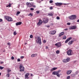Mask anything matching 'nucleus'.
Segmentation results:
<instances>
[{
	"instance_id": "2",
	"label": "nucleus",
	"mask_w": 79,
	"mask_h": 79,
	"mask_svg": "<svg viewBox=\"0 0 79 79\" xmlns=\"http://www.w3.org/2000/svg\"><path fill=\"white\" fill-rule=\"evenodd\" d=\"M5 19H6L8 21H13V19L9 17L6 16L5 17Z\"/></svg>"
},
{
	"instance_id": "22",
	"label": "nucleus",
	"mask_w": 79,
	"mask_h": 79,
	"mask_svg": "<svg viewBox=\"0 0 79 79\" xmlns=\"http://www.w3.org/2000/svg\"><path fill=\"white\" fill-rule=\"evenodd\" d=\"M66 60L67 61V62H69V61H70V59L69 58H68L66 59Z\"/></svg>"
},
{
	"instance_id": "23",
	"label": "nucleus",
	"mask_w": 79,
	"mask_h": 79,
	"mask_svg": "<svg viewBox=\"0 0 79 79\" xmlns=\"http://www.w3.org/2000/svg\"><path fill=\"white\" fill-rule=\"evenodd\" d=\"M63 61L64 63H67V61L66 60V59L63 60Z\"/></svg>"
},
{
	"instance_id": "1",
	"label": "nucleus",
	"mask_w": 79,
	"mask_h": 79,
	"mask_svg": "<svg viewBox=\"0 0 79 79\" xmlns=\"http://www.w3.org/2000/svg\"><path fill=\"white\" fill-rule=\"evenodd\" d=\"M35 41L36 44H39L40 45L42 44V41H41V39L39 36L35 37Z\"/></svg>"
},
{
	"instance_id": "52",
	"label": "nucleus",
	"mask_w": 79,
	"mask_h": 79,
	"mask_svg": "<svg viewBox=\"0 0 79 79\" xmlns=\"http://www.w3.org/2000/svg\"><path fill=\"white\" fill-rule=\"evenodd\" d=\"M3 62L0 61V64H3Z\"/></svg>"
},
{
	"instance_id": "31",
	"label": "nucleus",
	"mask_w": 79,
	"mask_h": 79,
	"mask_svg": "<svg viewBox=\"0 0 79 79\" xmlns=\"http://www.w3.org/2000/svg\"><path fill=\"white\" fill-rule=\"evenodd\" d=\"M11 70L10 69H8L7 70L8 74V73H9L10 72H11Z\"/></svg>"
},
{
	"instance_id": "42",
	"label": "nucleus",
	"mask_w": 79,
	"mask_h": 79,
	"mask_svg": "<svg viewBox=\"0 0 79 79\" xmlns=\"http://www.w3.org/2000/svg\"><path fill=\"white\" fill-rule=\"evenodd\" d=\"M36 13H37V14H39V13H40V12L39 11H36Z\"/></svg>"
},
{
	"instance_id": "56",
	"label": "nucleus",
	"mask_w": 79,
	"mask_h": 79,
	"mask_svg": "<svg viewBox=\"0 0 79 79\" xmlns=\"http://www.w3.org/2000/svg\"><path fill=\"white\" fill-rule=\"evenodd\" d=\"M76 61H77L76 60H74V61H73V62H74V63H76Z\"/></svg>"
},
{
	"instance_id": "54",
	"label": "nucleus",
	"mask_w": 79,
	"mask_h": 79,
	"mask_svg": "<svg viewBox=\"0 0 79 79\" xmlns=\"http://www.w3.org/2000/svg\"><path fill=\"white\" fill-rule=\"evenodd\" d=\"M64 31H67L68 28H66L65 29H64Z\"/></svg>"
},
{
	"instance_id": "38",
	"label": "nucleus",
	"mask_w": 79,
	"mask_h": 79,
	"mask_svg": "<svg viewBox=\"0 0 79 79\" xmlns=\"http://www.w3.org/2000/svg\"><path fill=\"white\" fill-rule=\"evenodd\" d=\"M30 38H31V39H32L33 37V36L32 35H31L30 36Z\"/></svg>"
},
{
	"instance_id": "40",
	"label": "nucleus",
	"mask_w": 79,
	"mask_h": 79,
	"mask_svg": "<svg viewBox=\"0 0 79 79\" xmlns=\"http://www.w3.org/2000/svg\"><path fill=\"white\" fill-rule=\"evenodd\" d=\"M67 79H70V76H68L67 77Z\"/></svg>"
},
{
	"instance_id": "7",
	"label": "nucleus",
	"mask_w": 79,
	"mask_h": 79,
	"mask_svg": "<svg viewBox=\"0 0 79 79\" xmlns=\"http://www.w3.org/2000/svg\"><path fill=\"white\" fill-rule=\"evenodd\" d=\"M55 45L56 46V47H60V46H61V43L58 42L55 44Z\"/></svg>"
},
{
	"instance_id": "6",
	"label": "nucleus",
	"mask_w": 79,
	"mask_h": 79,
	"mask_svg": "<svg viewBox=\"0 0 79 79\" xmlns=\"http://www.w3.org/2000/svg\"><path fill=\"white\" fill-rule=\"evenodd\" d=\"M43 23H48V18H44L43 19Z\"/></svg>"
},
{
	"instance_id": "13",
	"label": "nucleus",
	"mask_w": 79,
	"mask_h": 79,
	"mask_svg": "<svg viewBox=\"0 0 79 79\" xmlns=\"http://www.w3.org/2000/svg\"><path fill=\"white\" fill-rule=\"evenodd\" d=\"M55 33H56V31H50V34H52V35H53V34H55Z\"/></svg>"
},
{
	"instance_id": "10",
	"label": "nucleus",
	"mask_w": 79,
	"mask_h": 79,
	"mask_svg": "<svg viewBox=\"0 0 79 79\" xmlns=\"http://www.w3.org/2000/svg\"><path fill=\"white\" fill-rule=\"evenodd\" d=\"M26 4L28 6H29V7H31L32 6V4L30 2H27Z\"/></svg>"
},
{
	"instance_id": "50",
	"label": "nucleus",
	"mask_w": 79,
	"mask_h": 79,
	"mask_svg": "<svg viewBox=\"0 0 79 79\" xmlns=\"http://www.w3.org/2000/svg\"><path fill=\"white\" fill-rule=\"evenodd\" d=\"M45 27H50V26L48 25V26H45Z\"/></svg>"
},
{
	"instance_id": "47",
	"label": "nucleus",
	"mask_w": 79,
	"mask_h": 79,
	"mask_svg": "<svg viewBox=\"0 0 79 79\" xmlns=\"http://www.w3.org/2000/svg\"><path fill=\"white\" fill-rule=\"evenodd\" d=\"M11 59L12 60H14V57H13V56H12L11 57Z\"/></svg>"
},
{
	"instance_id": "57",
	"label": "nucleus",
	"mask_w": 79,
	"mask_h": 79,
	"mask_svg": "<svg viewBox=\"0 0 79 79\" xmlns=\"http://www.w3.org/2000/svg\"><path fill=\"white\" fill-rule=\"evenodd\" d=\"M46 49H48V47H47V46L46 47Z\"/></svg>"
},
{
	"instance_id": "20",
	"label": "nucleus",
	"mask_w": 79,
	"mask_h": 79,
	"mask_svg": "<svg viewBox=\"0 0 79 79\" xmlns=\"http://www.w3.org/2000/svg\"><path fill=\"white\" fill-rule=\"evenodd\" d=\"M60 73V71H57V74H56L57 76V77H60V75L59 74V73Z\"/></svg>"
},
{
	"instance_id": "5",
	"label": "nucleus",
	"mask_w": 79,
	"mask_h": 79,
	"mask_svg": "<svg viewBox=\"0 0 79 79\" xmlns=\"http://www.w3.org/2000/svg\"><path fill=\"white\" fill-rule=\"evenodd\" d=\"M67 54L69 56L72 55H73V53H72V50H69L67 52Z\"/></svg>"
},
{
	"instance_id": "24",
	"label": "nucleus",
	"mask_w": 79,
	"mask_h": 79,
	"mask_svg": "<svg viewBox=\"0 0 79 79\" xmlns=\"http://www.w3.org/2000/svg\"><path fill=\"white\" fill-rule=\"evenodd\" d=\"M48 15L49 16H53V14L52 13H49L48 14Z\"/></svg>"
},
{
	"instance_id": "63",
	"label": "nucleus",
	"mask_w": 79,
	"mask_h": 79,
	"mask_svg": "<svg viewBox=\"0 0 79 79\" xmlns=\"http://www.w3.org/2000/svg\"><path fill=\"white\" fill-rule=\"evenodd\" d=\"M43 0H41V1H43Z\"/></svg>"
},
{
	"instance_id": "32",
	"label": "nucleus",
	"mask_w": 79,
	"mask_h": 79,
	"mask_svg": "<svg viewBox=\"0 0 79 79\" xmlns=\"http://www.w3.org/2000/svg\"><path fill=\"white\" fill-rule=\"evenodd\" d=\"M28 16H33V15H32V13H30L28 15Z\"/></svg>"
},
{
	"instance_id": "46",
	"label": "nucleus",
	"mask_w": 79,
	"mask_h": 79,
	"mask_svg": "<svg viewBox=\"0 0 79 79\" xmlns=\"http://www.w3.org/2000/svg\"><path fill=\"white\" fill-rule=\"evenodd\" d=\"M7 45L9 46L10 45H11V43H7Z\"/></svg>"
},
{
	"instance_id": "35",
	"label": "nucleus",
	"mask_w": 79,
	"mask_h": 79,
	"mask_svg": "<svg viewBox=\"0 0 79 79\" xmlns=\"http://www.w3.org/2000/svg\"><path fill=\"white\" fill-rule=\"evenodd\" d=\"M79 71H76L75 73V74L76 75V74H77V73H78Z\"/></svg>"
},
{
	"instance_id": "25",
	"label": "nucleus",
	"mask_w": 79,
	"mask_h": 79,
	"mask_svg": "<svg viewBox=\"0 0 79 79\" xmlns=\"http://www.w3.org/2000/svg\"><path fill=\"white\" fill-rule=\"evenodd\" d=\"M75 76H76V74H75L73 73L71 74V76H72V77H74Z\"/></svg>"
},
{
	"instance_id": "21",
	"label": "nucleus",
	"mask_w": 79,
	"mask_h": 79,
	"mask_svg": "<svg viewBox=\"0 0 79 79\" xmlns=\"http://www.w3.org/2000/svg\"><path fill=\"white\" fill-rule=\"evenodd\" d=\"M37 56V54H32L31 56V57H35V56Z\"/></svg>"
},
{
	"instance_id": "15",
	"label": "nucleus",
	"mask_w": 79,
	"mask_h": 79,
	"mask_svg": "<svg viewBox=\"0 0 79 79\" xmlns=\"http://www.w3.org/2000/svg\"><path fill=\"white\" fill-rule=\"evenodd\" d=\"M57 73H58V71H57V72H56V71L53 72L52 73V74H53V75H56Z\"/></svg>"
},
{
	"instance_id": "36",
	"label": "nucleus",
	"mask_w": 79,
	"mask_h": 79,
	"mask_svg": "<svg viewBox=\"0 0 79 79\" xmlns=\"http://www.w3.org/2000/svg\"><path fill=\"white\" fill-rule=\"evenodd\" d=\"M3 67L0 66V69H3Z\"/></svg>"
},
{
	"instance_id": "37",
	"label": "nucleus",
	"mask_w": 79,
	"mask_h": 79,
	"mask_svg": "<svg viewBox=\"0 0 79 79\" xmlns=\"http://www.w3.org/2000/svg\"><path fill=\"white\" fill-rule=\"evenodd\" d=\"M50 3H53V1L50 0L49 1Z\"/></svg>"
},
{
	"instance_id": "11",
	"label": "nucleus",
	"mask_w": 79,
	"mask_h": 79,
	"mask_svg": "<svg viewBox=\"0 0 79 79\" xmlns=\"http://www.w3.org/2000/svg\"><path fill=\"white\" fill-rule=\"evenodd\" d=\"M42 21L41 20H39V22L37 23V25H41L42 24Z\"/></svg>"
},
{
	"instance_id": "44",
	"label": "nucleus",
	"mask_w": 79,
	"mask_h": 79,
	"mask_svg": "<svg viewBox=\"0 0 79 79\" xmlns=\"http://www.w3.org/2000/svg\"><path fill=\"white\" fill-rule=\"evenodd\" d=\"M56 19H60V17H59L58 16L57 17Z\"/></svg>"
},
{
	"instance_id": "55",
	"label": "nucleus",
	"mask_w": 79,
	"mask_h": 79,
	"mask_svg": "<svg viewBox=\"0 0 79 79\" xmlns=\"http://www.w3.org/2000/svg\"><path fill=\"white\" fill-rule=\"evenodd\" d=\"M2 19H0V22H1V21H2Z\"/></svg>"
},
{
	"instance_id": "62",
	"label": "nucleus",
	"mask_w": 79,
	"mask_h": 79,
	"mask_svg": "<svg viewBox=\"0 0 79 79\" xmlns=\"http://www.w3.org/2000/svg\"><path fill=\"white\" fill-rule=\"evenodd\" d=\"M30 0L31 1H32L33 0Z\"/></svg>"
},
{
	"instance_id": "58",
	"label": "nucleus",
	"mask_w": 79,
	"mask_h": 79,
	"mask_svg": "<svg viewBox=\"0 0 79 79\" xmlns=\"http://www.w3.org/2000/svg\"><path fill=\"white\" fill-rule=\"evenodd\" d=\"M78 23H79V19L77 21Z\"/></svg>"
},
{
	"instance_id": "33",
	"label": "nucleus",
	"mask_w": 79,
	"mask_h": 79,
	"mask_svg": "<svg viewBox=\"0 0 79 79\" xmlns=\"http://www.w3.org/2000/svg\"><path fill=\"white\" fill-rule=\"evenodd\" d=\"M63 39H66V36H64L63 37Z\"/></svg>"
},
{
	"instance_id": "16",
	"label": "nucleus",
	"mask_w": 79,
	"mask_h": 79,
	"mask_svg": "<svg viewBox=\"0 0 79 79\" xmlns=\"http://www.w3.org/2000/svg\"><path fill=\"white\" fill-rule=\"evenodd\" d=\"M64 34V33L63 32L60 33V34L59 35V36L61 37V35H63Z\"/></svg>"
},
{
	"instance_id": "4",
	"label": "nucleus",
	"mask_w": 79,
	"mask_h": 79,
	"mask_svg": "<svg viewBox=\"0 0 79 79\" xmlns=\"http://www.w3.org/2000/svg\"><path fill=\"white\" fill-rule=\"evenodd\" d=\"M20 71H24V67L23 65L20 64L19 67Z\"/></svg>"
},
{
	"instance_id": "27",
	"label": "nucleus",
	"mask_w": 79,
	"mask_h": 79,
	"mask_svg": "<svg viewBox=\"0 0 79 79\" xmlns=\"http://www.w3.org/2000/svg\"><path fill=\"white\" fill-rule=\"evenodd\" d=\"M19 14H20V11H18L16 14V16H18Z\"/></svg>"
},
{
	"instance_id": "41",
	"label": "nucleus",
	"mask_w": 79,
	"mask_h": 79,
	"mask_svg": "<svg viewBox=\"0 0 79 79\" xmlns=\"http://www.w3.org/2000/svg\"><path fill=\"white\" fill-rule=\"evenodd\" d=\"M30 10H31V11H33V10H34V8H32L30 9Z\"/></svg>"
},
{
	"instance_id": "34",
	"label": "nucleus",
	"mask_w": 79,
	"mask_h": 79,
	"mask_svg": "<svg viewBox=\"0 0 79 79\" xmlns=\"http://www.w3.org/2000/svg\"><path fill=\"white\" fill-rule=\"evenodd\" d=\"M69 41L67 39L65 41V44H66V43H67V42H68V41Z\"/></svg>"
},
{
	"instance_id": "9",
	"label": "nucleus",
	"mask_w": 79,
	"mask_h": 79,
	"mask_svg": "<svg viewBox=\"0 0 79 79\" xmlns=\"http://www.w3.org/2000/svg\"><path fill=\"white\" fill-rule=\"evenodd\" d=\"M62 4L63 3L61 2L60 3L57 2V3H55V5H56V6H61V5H62Z\"/></svg>"
},
{
	"instance_id": "14",
	"label": "nucleus",
	"mask_w": 79,
	"mask_h": 79,
	"mask_svg": "<svg viewBox=\"0 0 79 79\" xmlns=\"http://www.w3.org/2000/svg\"><path fill=\"white\" fill-rule=\"evenodd\" d=\"M72 72V71L71 70H68L67 72V74L68 75H69V74H70Z\"/></svg>"
},
{
	"instance_id": "64",
	"label": "nucleus",
	"mask_w": 79,
	"mask_h": 79,
	"mask_svg": "<svg viewBox=\"0 0 79 79\" xmlns=\"http://www.w3.org/2000/svg\"><path fill=\"white\" fill-rule=\"evenodd\" d=\"M68 4L69 5V4Z\"/></svg>"
},
{
	"instance_id": "49",
	"label": "nucleus",
	"mask_w": 79,
	"mask_h": 79,
	"mask_svg": "<svg viewBox=\"0 0 79 79\" xmlns=\"http://www.w3.org/2000/svg\"><path fill=\"white\" fill-rule=\"evenodd\" d=\"M50 10H52L53 9V7H50Z\"/></svg>"
},
{
	"instance_id": "61",
	"label": "nucleus",
	"mask_w": 79,
	"mask_h": 79,
	"mask_svg": "<svg viewBox=\"0 0 79 79\" xmlns=\"http://www.w3.org/2000/svg\"><path fill=\"white\" fill-rule=\"evenodd\" d=\"M64 5H66V3H64Z\"/></svg>"
},
{
	"instance_id": "39",
	"label": "nucleus",
	"mask_w": 79,
	"mask_h": 79,
	"mask_svg": "<svg viewBox=\"0 0 79 79\" xmlns=\"http://www.w3.org/2000/svg\"><path fill=\"white\" fill-rule=\"evenodd\" d=\"M6 77H10V75H9V74H8L6 75Z\"/></svg>"
},
{
	"instance_id": "8",
	"label": "nucleus",
	"mask_w": 79,
	"mask_h": 79,
	"mask_svg": "<svg viewBox=\"0 0 79 79\" xmlns=\"http://www.w3.org/2000/svg\"><path fill=\"white\" fill-rule=\"evenodd\" d=\"M76 29V26H73L69 28V29L71 30V29Z\"/></svg>"
},
{
	"instance_id": "19",
	"label": "nucleus",
	"mask_w": 79,
	"mask_h": 79,
	"mask_svg": "<svg viewBox=\"0 0 79 79\" xmlns=\"http://www.w3.org/2000/svg\"><path fill=\"white\" fill-rule=\"evenodd\" d=\"M57 69L56 67H54L52 69H51V71H55V70H56Z\"/></svg>"
},
{
	"instance_id": "45",
	"label": "nucleus",
	"mask_w": 79,
	"mask_h": 79,
	"mask_svg": "<svg viewBox=\"0 0 79 79\" xmlns=\"http://www.w3.org/2000/svg\"><path fill=\"white\" fill-rule=\"evenodd\" d=\"M67 25H68L69 26V25H70V24H71V23H67Z\"/></svg>"
},
{
	"instance_id": "43",
	"label": "nucleus",
	"mask_w": 79,
	"mask_h": 79,
	"mask_svg": "<svg viewBox=\"0 0 79 79\" xmlns=\"http://www.w3.org/2000/svg\"><path fill=\"white\" fill-rule=\"evenodd\" d=\"M21 61V60H20V59L19 58L17 59V61L19 62Z\"/></svg>"
},
{
	"instance_id": "60",
	"label": "nucleus",
	"mask_w": 79,
	"mask_h": 79,
	"mask_svg": "<svg viewBox=\"0 0 79 79\" xmlns=\"http://www.w3.org/2000/svg\"><path fill=\"white\" fill-rule=\"evenodd\" d=\"M1 73H0V76H1Z\"/></svg>"
},
{
	"instance_id": "28",
	"label": "nucleus",
	"mask_w": 79,
	"mask_h": 79,
	"mask_svg": "<svg viewBox=\"0 0 79 79\" xmlns=\"http://www.w3.org/2000/svg\"><path fill=\"white\" fill-rule=\"evenodd\" d=\"M16 32V31H15L14 32L13 34L14 35H16L17 34V33Z\"/></svg>"
},
{
	"instance_id": "30",
	"label": "nucleus",
	"mask_w": 79,
	"mask_h": 79,
	"mask_svg": "<svg viewBox=\"0 0 79 79\" xmlns=\"http://www.w3.org/2000/svg\"><path fill=\"white\" fill-rule=\"evenodd\" d=\"M59 53H60V51H59V50H57L56 52V54H59Z\"/></svg>"
},
{
	"instance_id": "26",
	"label": "nucleus",
	"mask_w": 79,
	"mask_h": 79,
	"mask_svg": "<svg viewBox=\"0 0 79 79\" xmlns=\"http://www.w3.org/2000/svg\"><path fill=\"white\" fill-rule=\"evenodd\" d=\"M11 4H9V5L6 6V7H11Z\"/></svg>"
},
{
	"instance_id": "3",
	"label": "nucleus",
	"mask_w": 79,
	"mask_h": 79,
	"mask_svg": "<svg viewBox=\"0 0 79 79\" xmlns=\"http://www.w3.org/2000/svg\"><path fill=\"white\" fill-rule=\"evenodd\" d=\"M69 19H70L74 20L76 19V15H72L69 17Z\"/></svg>"
},
{
	"instance_id": "59",
	"label": "nucleus",
	"mask_w": 79,
	"mask_h": 79,
	"mask_svg": "<svg viewBox=\"0 0 79 79\" xmlns=\"http://www.w3.org/2000/svg\"><path fill=\"white\" fill-rule=\"evenodd\" d=\"M32 75H33L32 74H31V76H32Z\"/></svg>"
},
{
	"instance_id": "29",
	"label": "nucleus",
	"mask_w": 79,
	"mask_h": 79,
	"mask_svg": "<svg viewBox=\"0 0 79 79\" xmlns=\"http://www.w3.org/2000/svg\"><path fill=\"white\" fill-rule=\"evenodd\" d=\"M67 39L69 41V40H71V39H72V37H69V38H68Z\"/></svg>"
},
{
	"instance_id": "51",
	"label": "nucleus",
	"mask_w": 79,
	"mask_h": 79,
	"mask_svg": "<svg viewBox=\"0 0 79 79\" xmlns=\"http://www.w3.org/2000/svg\"><path fill=\"white\" fill-rule=\"evenodd\" d=\"M46 40H44V41H43V42L44 43H46Z\"/></svg>"
},
{
	"instance_id": "18",
	"label": "nucleus",
	"mask_w": 79,
	"mask_h": 79,
	"mask_svg": "<svg viewBox=\"0 0 79 79\" xmlns=\"http://www.w3.org/2000/svg\"><path fill=\"white\" fill-rule=\"evenodd\" d=\"M21 22H18L16 23V26H19V25H21Z\"/></svg>"
},
{
	"instance_id": "53",
	"label": "nucleus",
	"mask_w": 79,
	"mask_h": 79,
	"mask_svg": "<svg viewBox=\"0 0 79 79\" xmlns=\"http://www.w3.org/2000/svg\"><path fill=\"white\" fill-rule=\"evenodd\" d=\"M35 5H33L32 6V7H33V8H35Z\"/></svg>"
},
{
	"instance_id": "12",
	"label": "nucleus",
	"mask_w": 79,
	"mask_h": 79,
	"mask_svg": "<svg viewBox=\"0 0 79 79\" xmlns=\"http://www.w3.org/2000/svg\"><path fill=\"white\" fill-rule=\"evenodd\" d=\"M29 76V73H26L25 75V78H27V79H29V77H28V76Z\"/></svg>"
},
{
	"instance_id": "48",
	"label": "nucleus",
	"mask_w": 79,
	"mask_h": 79,
	"mask_svg": "<svg viewBox=\"0 0 79 79\" xmlns=\"http://www.w3.org/2000/svg\"><path fill=\"white\" fill-rule=\"evenodd\" d=\"M20 58L21 59H23V58H24V56H22L20 57Z\"/></svg>"
},
{
	"instance_id": "17",
	"label": "nucleus",
	"mask_w": 79,
	"mask_h": 79,
	"mask_svg": "<svg viewBox=\"0 0 79 79\" xmlns=\"http://www.w3.org/2000/svg\"><path fill=\"white\" fill-rule=\"evenodd\" d=\"M73 42H74V41L73 40H71V41H70L68 43V45H71Z\"/></svg>"
}]
</instances>
